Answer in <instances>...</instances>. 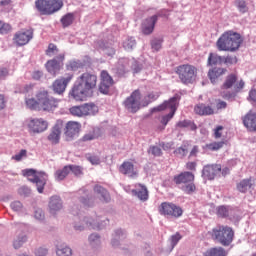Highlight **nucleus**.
<instances>
[{
	"instance_id": "f257e3e1",
	"label": "nucleus",
	"mask_w": 256,
	"mask_h": 256,
	"mask_svg": "<svg viewBox=\"0 0 256 256\" xmlns=\"http://www.w3.org/2000/svg\"><path fill=\"white\" fill-rule=\"evenodd\" d=\"M243 87H245V82L239 80L237 74H229L226 76L225 81L221 86V98L226 99V101H235L237 93H241Z\"/></svg>"
},
{
	"instance_id": "f03ea898",
	"label": "nucleus",
	"mask_w": 256,
	"mask_h": 256,
	"mask_svg": "<svg viewBox=\"0 0 256 256\" xmlns=\"http://www.w3.org/2000/svg\"><path fill=\"white\" fill-rule=\"evenodd\" d=\"M243 43V37L241 34L234 32L233 30H228L224 32L217 40L216 47L218 51H238L239 47Z\"/></svg>"
},
{
	"instance_id": "7ed1b4c3",
	"label": "nucleus",
	"mask_w": 256,
	"mask_h": 256,
	"mask_svg": "<svg viewBox=\"0 0 256 256\" xmlns=\"http://www.w3.org/2000/svg\"><path fill=\"white\" fill-rule=\"evenodd\" d=\"M211 237L222 247H229L235 239V230L227 225H217L212 229Z\"/></svg>"
},
{
	"instance_id": "20e7f679",
	"label": "nucleus",
	"mask_w": 256,
	"mask_h": 256,
	"mask_svg": "<svg viewBox=\"0 0 256 256\" xmlns=\"http://www.w3.org/2000/svg\"><path fill=\"white\" fill-rule=\"evenodd\" d=\"M183 85H191L197 79V67L191 64H181L175 70Z\"/></svg>"
},
{
	"instance_id": "39448f33",
	"label": "nucleus",
	"mask_w": 256,
	"mask_h": 256,
	"mask_svg": "<svg viewBox=\"0 0 256 256\" xmlns=\"http://www.w3.org/2000/svg\"><path fill=\"white\" fill-rule=\"evenodd\" d=\"M179 99L177 96H174L169 99V101H165L164 103L160 104L159 106L153 108L152 111H165L170 109V112L167 115L162 116L160 123L166 127L167 123H169L173 117H175V113L177 111V107L179 105Z\"/></svg>"
},
{
	"instance_id": "423d86ee",
	"label": "nucleus",
	"mask_w": 256,
	"mask_h": 256,
	"mask_svg": "<svg viewBox=\"0 0 256 256\" xmlns=\"http://www.w3.org/2000/svg\"><path fill=\"white\" fill-rule=\"evenodd\" d=\"M35 6L41 15H53L63 9V0H36Z\"/></svg>"
},
{
	"instance_id": "0eeeda50",
	"label": "nucleus",
	"mask_w": 256,
	"mask_h": 256,
	"mask_svg": "<svg viewBox=\"0 0 256 256\" xmlns=\"http://www.w3.org/2000/svg\"><path fill=\"white\" fill-rule=\"evenodd\" d=\"M22 174L30 183H35L38 193H43L45 185H47V173L37 172L35 169H25Z\"/></svg>"
},
{
	"instance_id": "6e6552de",
	"label": "nucleus",
	"mask_w": 256,
	"mask_h": 256,
	"mask_svg": "<svg viewBox=\"0 0 256 256\" xmlns=\"http://www.w3.org/2000/svg\"><path fill=\"white\" fill-rule=\"evenodd\" d=\"M36 99H38L40 103V108L42 111H55V109H59V103L61 100L55 99L49 96V91L40 90L36 93Z\"/></svg>"
},
{
	"instance_id": "1a4fd4ad",
	"label": "nucleus",
	"mask_w": 256,
	"mask_h": 256,
	"mask_svg": "<svg viewBox=\"0 0 256 256\" xmlns=\"http://www.w3.org/2000/svg\"><path fill=\"white\" fill-rule=\"evenodd\" d=\"M160 215L166 217H174V219H179L183 215V209L181 206L173 204L171 202H162L158 208Z\"/></svg>"
},
{
	"instance_id": "9d476101",
	"label": "nucleus",
	"mask_w": 256,
	"mask_h": 256,
	"mask_svg": "<svg viewBox=\"0 0 256 256\" xmlns=\"http://www.w3.org/2000/svg\"><path fill=\"white\" fill-rule=\"evenodd\" d=\"M99 112L97 105L93 103H86L80 106H73L70 108V113L74 117H87L89 115H95Z\"/></svg>"
},
{
	"instance_id": "9b49d317",
	"label": "nucleus",
	"mask_w": 256,
	"mask_h": 256,
	"mask_svg": "<svg viewBox=\"0 0 256 256\" xmlns=\"http://www.w3.org/2000/svg\"><path fill=\"white\" fill-rule=\"evenodd\" d=\"M29 133L33 135H39V133H45L49 129V122L43 118H30L27 123Z\"/></svg>"
},
{
	"instance_id": "f8f14e48",
	"label": "nucleus",
	"mask_w": 256,
	"mask_h": 256,
	"mask_svg": "<svg viewBox=\"0 0 256 256\" xmlns=\"http://www.w3.org/2000/svg\"><path fill=\"white\" fill-rule=\"evenodd\" d=\"M124 107L130 113H137L141 109V91L134 90L124 101Z\"/></svg>"
},
{
	"instance_id": "ddd939ff",
	"label": "nucleus",
	"mask_w": 256,
	"mask_h": 256,
	"mask_svg": "<svg viewBox=\"0 0 256 256\" xmlns=\"http://www.w3.org/2000/svg\"><path fill=\"white\" fill-rule=\"evenodd\" d=\"M63 61H65V54H58L56 57L46 62V71L53 77H57L61 71V67H63Z\"/></svg>"
},
{
	"instance_id": "4468645a",
	"label": "nucleus",
	"mask_w": 256,
	"mask_h": 256,
	"mask_svg": "<svg viewBox=\"0 0 256 256\" xmlns=\"http://www.w3.org/2000/svg\"><path fill=\"white\" fill-rule=\"evenodd\" d=\"M73 77H75V74H73V72H69L63 77L56 79L52 84L54 93H57V95H63L67 89V85L73 81Z\"/></svg>"
},
{
	"instance_id": "2eb2a0df",
	"label": "nucleus",
	"mask_w": 256,
	"mask_h": 256,
	"mask_svg": "<svg viewBox=\"0 0 256 256\" xmlns=\"http://www.w3.org/2000/svg\"><path fill=\"white\" fill-rule=\"evenodd\" d=\"M79 83L88 93L97 87V75L85 72L77 78Z\"/></svg>"
},
{
	"instance_id": "dca6fc26",
	"label": "nucleus",
	"mask_w": 256,
	"mask_h": 256,
	"mask_svg": "<svg viewBox=\"0 0 256 256\" xmlns=\"http://www.w3.org/2000/svg\"><path fill=\"white\" fill-rule=\"evenodd\" d=\"M113 85H115V81H113V77L109 75V72H107L106 70H103L100 74V85H99L100 93H102L103 95H108Z\"/></svg>"
},
{
	"instance_id": "f3484780",
	"label": "nucleus",
	"mask_w": 256,
	"mask_h": 256,
	"mask_svg": "<svg viewBox=\"0 0 256 256\" xmlns=\"http://www.w3.org/2000/svg\"><path fill=\"white\" fill-rule=\"evenodd\" d=\"M31 39H33V29L21 30L14 34L13 43H15L17 47H23V45H27Z\"/></svg>"
},
{
	"instance_id": "a211bd4d",
	"label": "nucleus",
	"mask_w": 256,
	"mask_h": 256,
	"mask_svg": "<svg viewBox=\"0 0 256 256\" xmlns=\"http://www.w3.org/2000/svg\"><path fill=\"white\" fill-rule=\"evenodd\" d=\"M63 127V120H57L56 124L52 127L49 135L47 136L48 141L52 145H57L59 144V141H61V131L63 130Z\"/></svg>"
},
{
	"instance_id": "6ab92c4d",
	"label": "nucleus",
	"mask_w": 256,
	"mask_h": 256,
	"mask_svg": "<svg viewBox=\"0 0 256 256\" xmlns=\"http://www.w3.org/2000/svg\"><path fill=\"white\" fill-rule=\"evenodd\" d=\"M79 131H81V124L75 121L67 122L65 126V136L67 139H75V137H79Z\"/></svg>"
},
{
	"instance_id": "aec40b11",
	"label": "nucleus",
	"mask_w": 256,
	"mask_h": 256,
	"mask_svg": "<svg viewBox=\"0 0 256 256\" xmlns=\"http://www.w3.org/2000/svg\"><path fill=\"white\" fill-rule=\"evenodd\" d=\"M219 173H221V164L206 165L202 170L203 177H206L209 181H213Z\"/></svg>"
},
{
	"instance_id": "412c9836",
	"label": "nucleus",
	"mask_w": 256,
	"mask_h": 256,
	"mask_svg": "<svg viewBox=\"0 0 256 256\" xmlns=\"http://www.w3.org/2000/svg\"><path fill=\"white\" fill-rule=\"evenodd\" d=\"M89 93L85 88L81 86L79 82L76 81V84L72 87L69 95L75 99V101H83Z\"/></svg>"
},
{
	"instance_id": "4be33fe9",
	"label": "nucleus",
	"mask_w": 256,
	"mask_h": 256,
	"mask_svg": "<svg viewBox=\"0 0 256 256\" xmlns=\"http://www.w3.org/2000/svg\"><path fill=\"white\" fill-rule=\"evenodd\" d=\"M173 181L176 185H187V183H193L195 181V174L191 172H181L174 176Z\"/></svg>"
},
{
	"instance_id": "5701e85b",
	"label": "nucleus",
	"mask_w": 256,
	"mask_h": 256,
	"mask_svg": "<svg viewBox=\"0 0 256 256\" xmlns=\"http://www.w3.org/2000/svg\"><path fill=\"white\" fill-rule=\"evenodd\" d=\"M243 125L248 131L256 132V112L250 110L243 118Z\"/></svg>"
},
{
	"instance_id": "b1692460",
	"label": "nucleus",
	"mask_w": 256,
	"mask_h": 256,
	"mask_svg": "<svg viewBox=\"0 0 256 256\" xmlns=\"http://www.w3.org/2000/svg\"><path fill=\"white\" fill-rule=\"evenodd\" d=\"M119 171L122 175H127L128 177H131L132 179L137 177V175H138L137 170H135V165L130 161H124L120 165Z\"/></svg>"
},
{
	"instance_id": "393cba45",
	"label": "nucleus",
	"mask_w": 256,
	"mask_h": 256,
	"mask_svg": "<svg viewBox=\"0 0 256 256\" xmlns=\"http://www.w3.org/2000/svg\"><path fill=\"white\" fill-rule=\"evenodd\" d=\"M194 113L200 115V117H207L209 115L215 114V109L213 107L206 105L204 103H199L194 107Z\"/></svg>"
},
{
	"instance_id": "a878e982",
	"label": "nucleus",
	"mask_w": 256,
	"mask_h": 256,
	"mask_svg": "<svg viewBox=\"0 0 256 256\" xmlns=\"http://www.w3.org/2000/svg\"><path fill=\"white\" fill-rule=\"evenodd\" d=\"M227 73V68L215 67L208 71V78L215 85Z\"/></svg>"
},
{
	"instance_id": "bb28decb",
	"label": "nucleus",
	"mask_w": 256,
	"mask_h": 256,
	"mask_svg": "<svg viewBox=\"0 0 256 256\" xmlns=\"http://www.w3.org/2000/svg\"><path fill=\"white\" fill-rule=\"evenodd\" d=\"M155 23H157V16L147 18L142 24V33L144 35H151L155 29Z\"/></svg>"
},
{
	"instance_id": "cd10ccee",
	"label": "nucleus",
	"mask_w": 256,
	"mask_h": 256,
	"mask_svg": "<svg viewBox=\"0 0 256 256\" xmlns=\"http://www.w3.org/2000/svg\"><path fill=\"white\" fill-rule=\"evenodd\" d=\"M135 187L136 189L139 187L140 190H132L133 195H137L140 201H147V199H149V191H147V187H145V185L142 184H136Z\"/></svg>"
},
{
	"instance_id": "c85d7f7f",
	"label": "nucleus",
	"mask_w": 256,
	"mask_h": 256,
	"mask_svg": "<svg viewBox=\"0 0 256 256\" xmlns=\"http://www.w3.org/2000/svg\"><path fill=\"white\" fill-rule=\"evenodd\" d=\"M228 252L225 248L218 246L205 251L204 256H227Z\"/></svg>"
},
{
	"instance_id": "c756f323",
	"label": "nucleus",
	"mask_w": 256,
	"mask_h": 256,
	"mask_svg": "<svg viewBox=\"0 0 256 256\" xmlns=\"http://www.w3.org/2000/svg\"><path fill=\"white\" fill-rule=\"evenodd\" d=\"M251 187H253V182L251 178L243 179L236 185V189L240 193H247L248 190L251 189Z\"/></svg>"
},
{
	"instance_id": "7c9ffc66",
	"label": "nucleus",
	"mask_w": 256,
	"mask_h": 256,
	"mask_svg": "<svg viewBox=\"0 0 256 256\" xmlns=\"http://www.w3.org/2000/svg\"><path fill=\"white\" fill-rule=\"evenodd\" d=\"M178 129H189L190 131H197V124L191 120H181L176 123Z\"/></svg>"
},
{
	"instance_id": "2f4dec72",
	"label": "nucleus",
	"mask_w": 256,
	"mask_h": 256,
	"mask_svg": "<svg viewBox=\"0 0 256 256\" xmlns=\"http://www.w3.org/2000/svg\"><path fill=\"white\" fill-rule=\"evenodd\" d=\"M50 211H59L61 207H63V203L61 202V198L58 196H53L49 202Z\"/></svg>"
},
{
	"instance_id": "473e14b6",
	"label": "nucleus",
	"mask_w": 256,
	"mask_h": 256,
	"mask_svg": "<svg viewBox=\"0 0 256 256\" xmlns=\"http://www.w3.org/2000/svg\"><path fill=\"white\" fill-rule=\"evenodd\" d=\"M94 191L97 193V195L101 196L102 201H109L111 199V196L109 195V192L107 189L103 188V186L96 185L94 187Z\"/></svg>"
},
{
	"instance_id": "72a5a7b5",
	"label": "nucleus",
	"mask_w": 256,
	"mask_h": 256,
	"mask_svg": "<svg viewBox=\"0 0 256 256\" xmlns=\"http://www.w3.org/2000/svg\"><path fill=\"white\" fill-rule=\"evenodd\" d=\"M70 173L69 165L63 167V169H59L55 172L54 177L56 181H63Z\"/></svg>"
},
{
	"instance_id": "f704fd0d",
	"label": "nucleus",
	"mask_w": 256,
	"mask_h": 256,
	"mask_svg": "<svg viewBox=\"0 0 256 256\" xmlns=\"http://www.w3.org/2000/svg\"><path fill=\"white\" fill-rule=\"evenodd\" d=\"M221 63H223V57L214 53L209 54L208 61H207V65L209 67H213V65H221Z\"/></svg>"
},
{
	"instance_id": "c9c22d12",
	"label": "nucleus",
	"mask_w": 256,
	"mask_h": 256,
	"mask_svg": "<svg viewBox=\"0 0 256 256\" xmlns=\"http://www.w3.org/2000/svg\"><path fill=\"white\" fill-rule=\"evenodd\" d=\"M73 21H75V14L73 13H67L65 14L60 22L64 28L70 27V25H73Z\"/></svg>"
},
{
	"instance_id": "e433bc0d",
	"label": "nucleus",
	"mask_w": 256,
	"mask_h": 256,
	"mask_svg": "<svg viewBox=\"0 0 256 256\" xmlns=\"http://www.w3.org/2000/svg\"><path fill=\"white\" fill-rule=\"evenodd\" d=\"M234 5L239 13L245 14L249 12V6H247V1L245 0H235Z\"/></svg>"
},
{
	"instance_id": "4c0bfd02",
	"label": "nucleus",
	"mask_w": 256,
	"mask_h": 256,
	"mask_svg": "<svg viewBox=\"0 0 256 256\" xmlns=\"http://www.w3.org/2000/svg\"><path fill=\"white\" fill-rule=\"evenodd\" d=\"M13 31L11 24L0 20V35H9Z\"/></svg>"
},
{
	"instance_id": "58836bf2",
	"label": "nucleus",
	"mask_w": 256,
	"mask_h": 256,
	"mask_svg": "<svg viewBox=\"0 0 256 256\" xmlns=\"http://www.w3.org/2000/svg\"><path fill=\"white\" fill-rule=\"evenodd\" d=\"M26 105L29 109H32L34 111H37V109H39V107H41V103L39 102V100L36 98H30V99H26Z\"/></svg>"
},
{
	"instance_id": "ea45409f",
	"label": "nucleus",
	"mask_w": 256,
	"mask_h": 256,
	"mask_svg": "<svg viewBox=\"0 0 256 256\" xmlns=\"http://www.w3.org/2000/svg\"><path fill=\"white\" fill-rule=\"evenodd\" d=\"M57 256H71L73 255V250L68 246H61L56 250Z\"/></svg>"
},
{
	"instance_id": "a19ab883",
	"label": "nucleus",
	"mask_w": 256,
	"mask_h": 256,
	"mask_svg": "<svg viewBox=\"0 0 256 256\" xmlns=\"http://www.w3.org/2000/svg\"><path fill=\"white\" fill-rule=\"evenodd\" d=\"M206 147L209 151H219V149H223V147H225V141L213 142L207 144Z\"/></svg>"
},
{
	"instance_id": "79ce46f5",
	"label": "nucleus",
	"mask_w": 256,
	"mask_h": 256,
	"mask_svg": "<svg viewBox=\"0 0 256 256\" xmlns=\"http://www.w3.org/2000/svg\"><path fill=\"white\" fill-rule=\"evenodd\" d=\"M33 84H26L20 90H16L15 93H23L24 95H33Z\"/></svg>"
},
{
	"instance_id": "37998d69",
	"label": "nucleus",
	"mask_w": 256,
	"mask_h": 256,
	"mask_svg": "<svg viewBox=\"0 0 256 256\" xmlns=\"http://www.w3.org/2000/svg\"><path fill=\"white\" fill-rule=\"evenodd\" d=\"M197 187L195 186V183L189 182L182 186V191L186 193L187 195H191L192 193H195Z\"/></svg>"
},
{
	"instance_id": "c03bdc74",
	"label": "nucleus",
	"mask_w": 256,
	"mask_h": 256,
	"mask_svg": "<svg viewBox=\"0 0 256 256\" xmlns=\"http://www.w3.org/2000/svg\"><path fill=\"white\" fill-rule=\"evenodd\" d=\"M187 153H189V151L187 150V146H181L174 150V155L176 157H179L180 159H183V157H187Z\"/></svg>"
},
{
	"instance_id": "a18cd8bd",
	"label": "nucleus",
	"mask_w": 256,
	"mask_h": 256,
	"mask_svg": "<svg viewBox=\"0 0 256 256\" xmlns=\"http://www.w3.org/2000/svg\"><path fill=\"white\" fill-rule=\"evenodd\" d=\"M222 62L225 65H236V63H237V56H235V55H227L225 57H222Z\"/></svg>"
},
{
	"instance_id": "49530a36",
	"label": "nucleus",
	"mask_w": 256,
	"mask_h": 256,
	"mask_svg": "<svg viewBox=\"0 0 256 256\" xmlns=\"http://www.w3.org/2000/svg\"><path fill=\"white\" fill-rule=\"evenodd\" d=\"M59 53V48H57V45L51 43L48 45V49L46 50V55L48 57H53V55H57Z\"/></svg>"
},
{
	"instance_id": "de8ad7c7",
	"label": "nucleus",
	"mask_w": 256,
	"mask_h": 256,
	"mask_svg": "<svg viewBox=\"0 0 256 256\" xmlns=\"http://www.w3.org/2000/svg\"><path fill=\"white\" fill-rule=\"evenodd\" d=\"M217 215L218 217H222V219H225L229 215V208L227 206H219L217 208Z\"/></svg>"
},
{
	"instance_id": "09e8293b",
	"label": "nucleus",
	"mask_w": 256,
	"mask_h": 256,
	"mask_svg": "<svg viewBox=\"0 0 256 256\" xmlns=\"http://www.w3.org/2000/svg\"><path fill=\"white\" fill-rule=\"evenodd\" d=\"M70 169V173L72 172L76 177H79V175H83V168L81 166L77 165H68Z\"/></svg>"
},
{
	"instance_id": "8fccbe9b",
	"label": "nucleus",
	"mask_w": 256,
	"mask_h": 256,
	"mask_svg": "<svg viewBox=\"0 0 256 256\" xmlns=\"http://www.w3.org/2000/svg\"><path fill=\"white\" fill-rule=\"evenodd\" d=\"M160 93L159 92H151L149 93L145 99H148V102L146 104H144V107L148 104V103H153V101H157V99H159L160 97Z\"/></svg>"
},
{
	"instance_id": "3c124183",
	"label": "nucleus",
	"mask_w": 256,
	"mask_h": 256,
	"mask_svg": "<svg viewBox=\"0 0 256 256\" xmlns=\"http://www.w3.org/2000/svg\"><path fill=\"white\" fill-rule=\"evenodd\" d=\"M137 45V42H135V40L133 39H128L123 43V47L126 51H131V49H133V47H135Z\"/></svg>"
},
{
	"instance_id": "603ef678",
	"label": "nucleus",
	"mask_w": 256,
	"mask_h": 256,
	"mask_svg": "<svg viewBox=\"0 0 256 256\" xmlns=\"http://www.w3.org/2000/svg\"><path fill=\"white\" fill-rule=\"evenodd\" d=\"M84 223H86L87 227H91V229H101V225L97 224L95 220L84 219Z\"/></svg>"
},
{
	"instance_id": "864d4df0",
	"label": "nucleus",
	"mask_w": 256,
	"mask_h": 256,
	"mask_svg": "<svg viewBox=\"0 0 256 256\" xmlns=\"http://www.w3.org/2000/svg\"><path fill=\"white\" fill-rule=\"evenodd\" d=\"M24 157H27V150L22 149L18 154L12 156L14 161H21Z\"/></svg>"
},
{
	"instance_id": "5fc2aeb1",
	"label": "nucleus",
	"mask_w": 256,
	"mask_h": 256,
	"mask_svg": "<svg viewBox=\"0 0 256 256\" xmlns=\"http://www.w3.org/2000/svg\"><path fill=\"white\" fill-rule=\"evenodd\" d=\"M150 153L154 155L155 157H161L163 155V152L159 148V146H152L150 147Z\"/></svg>"
},
{
	"instance_id": "6e6d98bb",
	"label": "nucleus",
	"mask_w": 256,
	"mask_h": 256,
	"mask_svg": "<svg viewBox=\"0 0 256 256\" xmlns=\"http://www.w3.org/2000/svg\"><path fill=\"white\" fill-rule=\"evenodd\" d=\"M223 129H224L223 126H217V127L214 129V137H215L216 139H221V137L223 136Z\"/></svg>"
},
{
	"instance_id": "4d7b16f0",
	"label": "nucleus",
	"mask_w": 256,
	"mask_h": 256,
	"mask_svg": "<svg viewBox=\"0 0 256 256\" xmlns=\"http://www.w3.org/2000/svg\"><path fill=\"white\" fill-rule=\"evenodd\" d=\"M11 209H13V211H21L23 204L20 201H14L11 203Z\"/></svg>"
},
{
	"instance_id": "13d9d810",
	"label": "nucleus",
	"mask_w": 256,
	"mask_h": 256,
	"mask_svg": "<svg viewBox=\"0 0 256 256\" xmlns=\"http://www.w3.org/2000/svg\"><path fill=\"white\" fill-rule=\"evenodd\" d=\"M216 109L218 111H221V109H227V102H225L221 99L217 100Z\"/></svg>"
},
{
	"instance_id": "bf43d9fd",
	"label": "nucleus",
	"mask_w": 256,
	"mask_h": 256,
	"mask_svg": "<svg viewBox=\"0 0 256 256\" xmlns=\"http://www.w3.org/2000/svg\"><path fill=\"white\" fill-rule=\"evenodd\" d=\"M179 241H181V234L176 233L171 237L172 247H175V245H177Z\"/></svg>"
},
{
	"instance_id": "052dcab7",
	"label": "nucleus",
	"mask_w": 256,
	"mask_h": 256,
	"mask_svg": "<svg viewBox=\"0 0 256 256\" xmlns=\"http://www.w3.org/2000/svg\"><path fill=\"white\" fill-rule=\"evenodd\" d=\"M34 217H35V219H38V221H41V220L45 219V213L43 212V210L38 209L35 211Z\"/></svg>"
},
{
	"instance_id": "680f3d73",
	"label": "nucleus",
	"mask_w": 256,
	"mask_h": 256,
	"mask_svg": "<svg viewBox=\"0 0 256 256\" xmlns=\"http://www.w3.org/2000/svg\"><path fill=\"white\" fill-rule=\"evenodd\" d=\"M89 242H90L91 244H93V243H101V240H100V238H99V235H97V234H91V235L89 236Z\"/></svg>"
},
{
	"instance_id": "e2e57ef3",
	"label": "nucleus",
	"mask_w": 256,
	"mask_h": 256,
	"mask_svg": "<svg viewBox=\"0 0 256 256\" xmlns=\"http://www.w3.org/2000/svg\"><path fill=\"white\" fill-rule=\"evenodd\" d=\"M161 43V40L152 41V49H154L155 51H159V49H161Z\"/></svg>"
},
{
	"instance_id": "0e129e2a",
	"label": "nucleus",
	"mask_w": 256,
	"mask_h": 256,
	"mask_svg": "<svg viewBox=\"0 0 256 256\" xmlns=\"http://www.w3.org/2000/svg\"><path fill=\"white\" fill-rule=\"evenodd\" d=\"M88 161H90L92 165H99V163H101V160L97 156L88 157Z\"/></svg>"
},
{
	"instance_id": "69168bd1",
	"label": "nucleus",
	"mask_w": 256,
	"mask_h": 256,
	"mask_svg": "<svg viewBox=\"0 0 256 256\" xmlns=\"http://www.w3.org/2000/svg\"><path fill=\"white\" fill-rule=\"evenodd\" d=\"M41 77H43V72L37 70V71H34L32 73V78L35 80V81H39V79H41Z\"/></svg>"
},
{
	"instance_id": "338daca9",
	"label": "nucleus",
	"mask_w": 256,
	"mask_h": 256,
	"mask_svg": "<svg viewBox=\"0 0 256 256\" xmlns=\"http://www.w3.org/2000/svg\"><path fill=\"white\" fill-rule=\"evenodd\" d=\"M35 255L36 256H45V255H47V249H45V248H38L35 251Z\"/></svg>"
},
{
	"instance_id": "774afa93",
	"label": "nucleus",
	"mask_w": 256,
	"mask_h": 256,
	"mask_svg": "<svg viewBox=\"0 0 256 256\" xmlns=\"http://www.w3.org/2000/svg\"><path fill=\"white\" fill-rule=\"evenodd\" d=\"M249 99L256 103V89L250 90L249 92Z\"/></svg>"
}]
</instances>
